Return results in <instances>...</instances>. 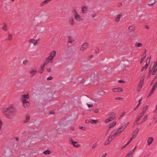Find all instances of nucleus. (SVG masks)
Masks as SVG:
<instances>
[{"instance_id":"obj_38","label":"nucleus","mask_w":157,"mask_h":157,"mask_svg":"<svg viewBox=\"0 0 157 157\" xmlns=\"http://www.w3.org/2000/svg\"><path fill=\"white\" fill-rule=\"evenodd\" d=\"M136 147L134 148L133 149L131 150V151H130L128 153L131 155H132V154L133 153V152H134V150L135 149V148H136Z\"/></svg>"},{"instance_id":"obj_56","label":"nucleus","mask_w":157,"mask_h":157,"mask_svg":"<svg viewBox=\"0 0 157 157\" xmlns=\"http://www.w3.org/2000/svg\"><path fill=\"white\" fill-rule=\"evenodd\" d=\"M2 124V121H1V119H0V131L1 130V127Z\"/></svg>"},{"instance_id":"obj_13","label":"nucleus","mask_w":157,"mask_h":157,"mask_svg":"<svg viewBox=\"0 0 157 157\" xmlns=\"http://www.w3.org/2000/svg\"><path fill=\"white\" fill-rule=\"evenodd\" d=\"M154 140V138L152 137H149L147 141V144L148 145H150L151 143H152V142Z\"/></svg>"},{"instance_id":"obj_7","label":"nucleus","mask_w":157,"mask_h":157,"mask_svg":"<svg viewBox=\"0 0 157 157\" xmlns=\"http://www.w3.org/2000/svg\"><path fill=\"white\" fill-rule=\"evenodd\" d=\"M123 131V130H122L121 129V128H119L117 130V132H115L114 133V134H113V137L117 136L119 135Z\"/></svg>"},{"instance_id":"obj_33","label":"nucleus","mask_w":157,"mask_h":157,"mask_svg":"<svg viewBox=\"0 0 157 157\" xmlns=\"http://www.w3.org/2000/svg\"><path fill=\"white\" fill-rule=\"evenodd\" d=\"M148 117V116L147 115H145L141 123L144 122L146 121Z\"/></svg>"},{"instance_id":"obj_41","label":"nucleus","mask_w":157,"mask_h":157,"mask_svg":"<svg viewBox=\"0 0 157 157\" xmlns=\"http://www.w3.org/2000/svg\"><path fill=\"white\" fill-rule=\"evenodd\" d=\"M125 112H123L122 113L121 115L120 116L118 119H120L121 118H122V117L124 116V115L125 114Z\"/></svg>"},{"instance_id":"obj_24","label":"nucleus","mask_w":157,"mask_h":157,"mask_svg":"<svg viewBox=\"0 0 157 157\" xmlns=\"http://www.w3.org/2000/svg\"><path fill=\"white\" fill-rule=\"evenodd\" d=\"M148 66V63H146L145 65L143 67L141 71H145L147 69Z\"/></svg>"},{"instance_id":"obj_4","label":"nucleus","mask_w":157,"mask_h":157,"mask_svg":"<svg viewBox=\"0 0 157 157\" xmlns=\"http://www.w3.org/2000/svg\"><path fill=\"white\" fill-rule=\"evenodd\" d=\"M150 66L154 68V70L152 72V75H154L157 71V60H156V63L154 62L153 63H151Z\"/></svg>"},{"instance_id":"obj_55","label":"nucleus","mask_w":157,"mask_h":157,"mask_svg":"<svg viewBox=\"0 0 157 157\" xmlns=\"http://www.w3.org/2000/svg\"><path fill=\"white\" fill-rule=\"evenodd\" d=\"M85 122L86 124H89L90 122V121L89 120H85Z\"/></svg>"},{"instance_id":"obj_62","label":"nucleus","mask_w":157,"mask_h":157,"mask_svg":"<svg viewBox=\"0 0 157 157\" xmlns=\"http://www.w3.org/2000/svg\"><path fill=\"white\" fill-rule=\"evenodd\" d=\"M144 58H142L141 59V60H140V63L141 64L142 63V62L144 61Z\"/></svg>"},{"instance_id":"obj_11","label":"nucleus","mask_w":157,"mask_h":157,"mask_svg":"<svg viewBox=\"0 0 157 157\" xmlns=\"http://www.w3.org/2000/svg\"><path fill=\"white\" fill-rule=\"evenodd\" d=\"M29 74L31 75V77H33L37 72L36 70H34L33 69L30 70L29 71Z\"/></svg>"},{"instance_id":"obj_20","label":"nucleus","mask_w":157,"mask_h":157,"mask_svg":"<svg viewBox=\"0 0 157 157\" xmlns=\"http://www.w3.org/2000/svg\"><path fill=\"white\" fill-rule=\"evenodd\" d=\"M22 100L23 99H25L26 101H27L26 100L29 99V95L28 94L22 95Z\"/></svg>"},{"instance_id":"obj_21","label":"nucleus","mask_w":157,"mask_h":157,"mask_svg":"<svg viewBox=\"0 0 157 157\" xmlns=\"http://www.w3.org/2000/svg\"><path fill=\"white\" fill-rule=\"evenodd\" d=\"M29 42L33 43L34 44H36L37 43V41L33 39H30Z\"/></svg>"},{"instance_id":"obj_18","label":"nucleus","mask_w":157,"mask_h":157,"mask_svg":"<svg viewBox=\"0 0 157 157\" xmlns=\"http://www.w3.org/2000/svg\"><path fill=\"white\" fill-rule=\"evenodd\" d=\"M26 119L23 121L24 123H26L28 122L30 119V116L29 114L26 115Z\"/></svg>"},{"instance_id":"obj_57","label":"nucleus","mask_w":157,"mask_h":157,"mask_svg":"<svg viewBox=\"0 0 157 157\" xmlns=\"http://www.w3.org/2000/svg\"><path fill=\"white\" fill-rule=\"evenodd\" d=\"M118 82L119 83H124V81L123 80H118Z\"/></svg>"},{"instance_id":"obj_19","label":"nucleus","mask_w":157,"mask_h":157,"mask_svg":"<svg viewBox=\"0 0 157 157\" xmlns=\"http://www.w3.org/2000/svg\"><path fill=\"white\" fill-rule=\"evenodd\" d=\"M69 23L72 25H74V19L72 17H70L69 19Z\"/></svg>"},{"instance_id":"obj_35","label":"nucleus","mask_w":157,"mask_h":157,"mask_svg":"<svg viewBox=\"0 0 157 157\" xmlns=\"http://www.w3.org/2000/svg\"><path fill=\"white\" fill-rule=\"evenodd\" d=\"M45 61H46L45 62L43 65H41V68H44V67L45 66V65H46L47 64L49 63V62H48V61H47V62H46V60Z\"/></svg>"},{"instance_id":"obj_2","label":"nucleus","mask_w":157,"mask_h":157,"mask_svg":"<svg viewBox=\"0 0 157 157\" xmlns=\"http://www.w3.org/2000/svg\"><path fill=\"white\" fill-rule=\"evenodd\" d=\"M56 55V52L53 51L51 52L49 56L46 58V62L52 63L53 61V59Z\"/></svg>"},{"instance_id":"obj_45","label":"nucleus","mask_w":157,"mask_h":157,"mask_svg":"<svg viewBox=\"0 0 157 157\" xmlns=\"http://www.w3.org/2000/svg\"><path fill=\"white\" fill-rule=\"evenodd\" d=\"M141 118V117L140 116H138L137 117V118L136 119V122L140 120Z\"/></svg>"},{"instance_id":"obj_40","label":"nucleus","mask_w":157,"mask_h":157,"mask_svg":"<svg viewBox=\"0 0 157 157\" xmlns=\"http://www.w3.org/2000/svg\"><path fill=\"white\" fill-rule=\"evenodd\" d=\"M146 50H145V51L144 52V53H143V54L142 55V57L144 58H145L146 56Z\"/></svg>"},{"instance_id":"obj_34","label":"nucleus","mask_w":157,"mask_h":157,"mask_svg":"<svg viewBox=\"0 0 157 157\" xmlns=\"http://www.w3.org/2000/svg\"><path fill=\"white\" fill-rule=\"evenodd\" d=\"M148 108V106L147 105H146L145 106H144V107L143 108L142 112L145 113L146 111L147 110Z\"/></svg>"},{"instance_id":"obj_28","label":"nucleus","mask_w":157,"mask_h":157,"mask_svg":"<svg viewBox=\"0 0 157 157\" xmlns=\"http://www.w3.org/2000/svg\"><path fill=\"white\" fill-rule=\"evenodd\" d=\"M135 27L134 26H130L129 28L128 29L130 31H132L135 30Z\"/></svg>"},{"instance_id":"obj_6","label":"nucleus","mask_w":157,"mask_h":157,"mask_svg":"<svg viewBox=\"0 0 157 157\" xmlns=\"http://www.w3.org/2000/svg\"><path fill=\"white\" fill-rule=\"evenodd\" d=\"M23 105L24 108H28L30 105V103L27 101H26L25 99L22 100Z\"/></svg>"},{"instance_id":"obj_31","label":"nucleus","mask_w":157,"mask_h":157,"mask_svg":"<svg viewBox=\"0 0 157 157\" xmlns=\"http://www.w3.org/2000/svg\"><path fill=\"white\" fill-rule=\"evenodd\" d=\"M50 1L49 0H45V1L43 2L42 3H41L40 5L41 6H43L45 5V4L48 3Z\"/></svg>"},{"instance_id":"obj_48","label":"nucleus","mask_w":157,"mask_h":157,"mask_svg":"<svg viewBox=\"0 0 157 157\" xmlns=\"http://www.w3.org/2000/svg\"><path fill=\"white\" fill-rule=\"evenodd\" d=\"M145 113H144V112H142L141 113H140V115H139V116H140L141 117H142L144 115V114Z\"/></svg>"},{"instance_id":"obj_1","label":"nucleus","mask_w":157,"mask_h":157,"mask_svg":"<svg viewBox=\"0 0 157 157\" xmlns=\"http://www.w3.org/2000/svg\"><path fill=\"white\" fill-rule=\"evenodd\" d=\"M14 109L13 106L11 105L8 108L3 109L2 113L7 116L8 118H10L13 116Z\"/></svg>"},{"instance_id":"obj_23","label":"nucleus","mask_w":157,"mask_h":157,"mask_svg":"<svg viewBox=\"0 0 157 157\" xmlns=\"http://www.w3.org/2000/svg\"><path fill=\"white\" fill-rule=\"evenodd\" d=\"M121 16V15L119 14L117 17H116L115 19V21L117 22H118L120 20V18Z\"/></svg>"},{"instance_id":"obj_14","label":"nucleus","mask_w":157,"mask_h":157,"mask_svg":"<svg viewBox=\"0 0 157 157\" xmlns=\"http://www.w3.org/2000/svg\"><path fill=\"white\" fill-rule=\"evenodd\" d=\"M82 10L83 13H86L87 12V7L83 6L82 7Z\"/></svg>"},{"instance_id":"obj_54","label":"nucleus","mask_w":157,"mask_h":157,"mask_svg":"<svg viewBox=\"0 0 157 157\" xmlns=\"http://www.w3.org/2000/svg\"><path fill=\"white\" fill-rule=\"evenodd\" d=\"M123 99L122 98H121V97H116L115 98V99L116 100H121V99Z\"/></svg>"},{"instance_id":"obj_36","label":"nucleus","mask_w":157,"mask_h":157,"mask_svg":"<svg viewBox=\"0 0 157 157\" xmlns=\"http://www.w3.org/2000/svg\"><path fill=\"white\" fill-rule=\"evenodd\" d=\"M92 121V124H96L97 122H99L98 120H91Z\"/></svg>"},{"instance_id":"obj_39","label":"nucleus","mask_w":157,"mask_h":157,"mask_svg":"<svg viewBox=\"0 0 157 157\" xmlns=\"http://www.w3.org/2000/svg\"><path fill=\"white\" fill-rule=\"evenodd\" d=\"M157 87V81L154 84V85L152 88H154L155 89H156Z\"/></svg>"},{"instance_id":"obj_50","label":"nucleus","mask_w":157,"mask_h":157,"mask_svg":"<svg viewBox=\"0 0 157 157\" xmlns=\"http://www.w3.org/2000/svg\"><path fill=\"white\" fill-rule=\"evenodd\" d=\"M135 138L134 137H133L132 136V137L131 138L130 140L129 141H128L127 143H129H129L131 142V141L134 138Z\"/></svg>"},{"instance_id":"obj_51","label":"nucleus","mask_w":157,"mask_h":157,"mask_svg":"<svg viewBox=\"0 0 157 157\" xmlns=\"http://www.w3.org/2000/svg\"><path fill=\"white\" fill-rule=\"evenodd\" d=\"M129 144V143H127L126 144L124 145L121 148L122 149H123L124 148L126 147V146Z\"/></svg>"},{"instance_id":"obj_46","label":"nucleus","mask_w":157,"mask_h":157,"mask_svg":"<svg viewBox=\"0 0 157 157\" xmlns=\"http://www.w3.org/2000/svg\"><path fill=\"white\" fill-rule=\"evenodd\" d=\"M140 103H139L138 105H137V106H136V107L134 109V110L135 111H136V109H137L139 107V106H140Z\"/></svg>"},{"instance_id":"obj_22","label":"nucleus","mask_w":157,"mask_h":157,"mask_svg":"<svg viewBox=\"0 0 157 157\" xmlns=\"http://www.w3.org/2000/svg\"><path fill=\"white\" fill-rule=\"evenodd\" d=\"M154 68H153V67H151L150 66V67H149V73L148 75V76H150L151 75V74L152 71L153 70H154Z\"/></svg>"},{"instance_id":"obj_32","label":"nucleus","mask_w":157,"mask_h":157,"mask_svg":"<svg viewBox=\"0 0 157 157\" xmlns=\"http://www.w3.org/2000/svg\"><path fill=\"white\" fill-rule=\"evenodd\" d=\"M155 90V89H154L153 88H152V89L148 97H149L153 93Z\"/></svg>"},{"instance_id":"obj_17","label":"nucleus","mask_w":157,"mask_h":157,"mask_svg":"<svg viewBox=\"0 0 157 157\" xmlns=\"http://www.w3.org/2000/svg\"><path fill=\"white\" fill-rule=\"evenodd\" d=\"M75 11L76 13V15L75 16V19L78 21H80L79 19L80 18V16L78 14L77 12H76L75 10Z\"/></svg>"},{"instance_id":"obj_10","label":"nucleus","mask_w":157,"mask_h":157,"mask_svg":"<svg viewBox=\"0 0 157 157\" xmlns=\"http://www.w3.org/2000/svg\"><path fill=\"white\" fill-rule=\"evenodd\" d=\"M139 128H136L133 132L132 136L135 138L139 132Z\"/></svg>"},{"instance_id":"obj_3","label":"nucleus","mask_w":157,"mask_h":157,"mask_svg":"<svg viewBox=\"0 0 157 157\" xmlns=\"http://www.w3.org/2000/svg\"><path fill=\"white\" fill-rule=\"evenodd\" d=\"M115 115V113L114 112H111L109 114V118H106L105 120V122L107 123L110 121H112L116 117Z\"/></svg>"},{"instance_id":"obj_42","label":"nucleus","mask_w":157,"mask_h":157,"mask_svg":"<svg viewBox=\"0 0 157 157\" xmlns=\"http://www.w3.org/2000/svg\"><path fill=\"white\" fill-rule=\"evenodd\" d=\"M44 68H41V67L40 69L39 70V73L40 74H42L44 71Z\"/></svg>"},{"instance_id":"obj_63","label":"nucleus","mask_w":157,"mask_h":157,"mask_svg":"<svg viewBox=\"0 0 157 157\" xmlns=\"http://www.w3.org/2000/svg\"><path fill=\"white\" fill-rule=\"evenodd\" d=\"M122 5V4L121 3H118L117 6L118 7H120Z\"/></svg>"},{"instance_id":"obj_53","label":"nucleus","mask_w":157,"mask_h":157,"mask_svg":"<svg viewBox=\"0 0 157 157\" xmlns=\"http://www.w3.org/2000/svg\"><path fill=\"white\" fill-rule=\"evenodd\" d=\"M142 89V88L137 86V91H140Z\"/></svg>"},{"instance_id":"obj_61","label":"nucleus","mask_w":157,"mask_h":157,"mask_svg":"<svg viewBox=\"0 0 157 157\" xmlns=\"http://www.w3.org/2000/svg\"><path fill=\"white\" fill-rule=\"evenodd\" d=\"M28 62V60H25L23 62V64H25L26 63H27Z\"/></svg>"},{"instance_id":"obj_49","label":"nucleus","mask_w":157,"mask_h":157,"mask_svg":"<svg viewBox=\"0 0 157 157\" xmlns=\"http://www.w3.org/2000/svg\"><path fill=\"white\" fill-rule=\"evenodd\" d=\"M135 138L134 137H133L132 136V137L131 138L130 140L129 141H128L127 143H129H129L131 142V141L134 138Z\"/></svg>"},{"instance_id":"obj_12","label":"nucleus","mask_w":157,"mask_h":157,"mask_svg":"<svg viewBox=\"0 0 157 157\" xmlns=\"http://www.w3.org/2000/svg\"><path fill=\"white\" fill-rule=\"evenodd\" d=\"M112 90L114 92H120L122 91H123V90L121 88L118 87L117 88H116L113 89Z\"/></svg>"},{"instance_id":"obj_52","label":"nucleus","mask_w":157,"mask_h":157,"mask_svg":"<svg viewBox=\"0 0 157 157\" xmlns=\"http://www.w3.org/2000/svg\"><path fill=\"white\" fill-rule=\"evenodd\" d=\"M97 143H95L94 144L92 147V148H95L97 146Z\"/></svg>"},{"instance_id":"obj_26","label":"nucleus","mask_w":157,"mask_h":157,"mask_svg":"<svg viewBox=\"0 0 157 157\" xmlns=\"http://www.w3.org/2000/svg\"><path fill=\"white\" fill-rule=\"evenodd\" d=\"M116 122H113V123H111L109 126V128L110 129L112 128L116 124Z\"/></svg>"},{"instance_id":"obj_27","label":"nucleus","mask_w":157,"mask_h":157,"mask_svg":"<svg viewBox=\"0 0 157 157\" xmlns=\"http://www.w3.org/2000/svg\"><path fill=\"white\" fill-rule=\"evenodd\" d=\"M7 25L6 23H4L3 26L2 27V29L4 31H7Z\"/></svg>"},{"instance_id":"obj_8","label":"nucleus","mask_w":157,"mask_h":157,"mask_svg":"<svg viewBox=\"0 0 157 157\" xmlns=\"http://www.w3.org/2000/svg\"><path fill=\"white\" fill-rule=\"evenodd\" d=\"M70 141L73 144L74 146L76 147H78L80 146V145L78 144L77 142L74 141L72 139H70Z\"/></svg>"},{"instance_id":"obj_59","label":"nucleus","mask_w":157,"mask_h":157,"mask_svg":"<svg viewBox=\"0 0 157 157\" xmlns=\"http://www.w3.org/2000/svg\"><path fill=\"white\" fill-rule=\"evenodd\" d=\"M87 106L88 107L90 108L91 107H92L93 106V105L92 104H88L87 105Z\"/></svg>"},{"instance_id":"obj_58","label":"nucleus","mask_w":157,"mask_h":157,"mask_svg":"<svg viewBox=\"0 0 157 157\" xmlns=\"http://www.w3.org/2000/svg\"><path fill=\"white\" fill-rule=\"evenodd\" d=\"M155 3V1H154V2L153 3H152L151 4H148V5L149 6H152V5H153L154 3Z\"/></svg>"},{"instance_id":"obj_64","label":"nucleus","mask_w":157,"mask_h":157,"mask_svg":"<svg viewBox=\"0 0 157 157\" xmlns=\"http://www.w3.org/2000/svg\"><path fill=\"white\" fill-rule=\"evenodd\" d=\"M131 155L128 153L126 156L125 157H130Z\"/></svg>"},{"instance_id":"obj_15","label":"nucleus","mask_w":157,"mask_h":157,"mask_svg":"<svg viewBox=\"0 0 157 157\" xmlns=\"http://www.w3.org/2000/svg\"><path fill=\"white\" fill-rule=\"evenodd\" d=\"M144 79V77H141L138 84L143 86Z\"/></svg>"},{"instance_id":"obj_30","label":"nucleus","mask_w":157,"mask_h":157,"mask_svg":"<svg viewBox=\"0 0 157 157\" xmlns=\"http://www.w3.org/2000/svg\"><path fill=\"white\" fill-rule=\"evenodd\" d=\"M43 153L45 154L49 155L51 154V152L49 150H45V151H44Z\"/></svg>"},{"instance_id":"obj_43","label":"nucleus","mask_w":157,"mask_h":157,"mask_svg":"<svg viewBox=\"0 0 157 157\" xmlns=\"http://www.w3.org/2000/svg\"><path fill=\"white\" fill-rule=\"evenodd\" d=\"M12 39V35H11V34L9 35V36H8V40H11Z\"/></svg>"},{"instance_id":"obj_37","label":"nucleus","mask_w":157,"mask_h":157,"mask_svg":"<svg viewBox=\"0 0 157 157\" xmlns=\"http://www.w3.org/2000/svg\"><path fill=\"white\" fill-rule=\"evenodd\" d=\"M79 128L83 131H85L86 130V127L82 126H79Z\"/></svg>"},{"instance_id":"obj_29","label":"nucleus","mask_w":157,"mask_h":157,"mask_svg":"<svg viewBox=\"0 0 157 157\" xmlns=\"http://www.w3.org/2000/svg\"><path fill=\"white\" fill-rule=\"evenodd\" d=\"M68 43H72L74 40H73L72 38L70 36H68Z\"/></svg>"},{"instance_id":"obj_9","label":"nucleus","mask_w":157,"mask_h":157,"mask_svg":"<svg viewBox=\"0 0 157 157\" xmlns=\"http://www.w3.org/2000/svg\"><path fill=\"white\" fill-rule=\"evenodd\" d=\"M89 44L88 43H84L82 45V47L80 48L81 51H83L84 49L88 48L89 46Z\"/></svg>"},{"instance_id":"obj_44","label":"nucleus","mask_w":157,"mask_h":157,"mask_svg":"<svg viewBox=\"0 0 157 157\" xmlns=\"http://www.w3.org/2000/svg\"><path fill=\"white\" fill-rule=\"evenodd\" d=\"M150 60V58H148L147 59V60L146 61V63H147V64L148 63V66L149 65V64Z\"/></svg>"},{"instance_id":"obj_47","label":"nucleus","mask_w":157,"mask_h":157,"mask_svg":"<svg viewBox=\"0 0 157 157\" xmlns=\"http://www.w3.org/2000/svg\"><path fill=\"white\" fill-rule=\"evenodd\" d=\"M94 113H98L99 112V110L98 109H95L94 110Z\"/></svg>"},{"instance_id":"obj_5","label":"nucleus","mask_w":157,"mask_h":157,"mask_svg":"<svg viewBox=\"0 0 157 157\" xmlns=\"http://www.w3.org/2000/svg\"><path fill=\"white\" fill-rule=\"evenodd\" d=\"M114 137L113 136V135H110L109 136L108 138L107 139V140L105 142V143L104 144V145L106 146L109 144L111 142L112 140L114 139V137L112 138V137Z\"/></svg>"},{"instance_id":"obj_60","label":"nucleus","mask_w":157,"mask_h":157,"mask_svg":"<svg viewBox=\"0 0 157 157\" xmlns=\"http://www.w3.org/2000/svg\"><path fill=\"white\" fill-rule=\"evenodd\" d=\"M52 77H49L47 78V80H52Z\"/></svg>"},{"instance_id":"obj_25","label":"nucleus","mask_w":157,"mask_h":157,"mask_svg":"<svg viewBox=\"0 0 157 157\" xmlns=\"http://www.w3.org/2000/svg\"><path fill=\"white\" fill-rule=\"evenodd\" d=\"M135 46L137 47H142L143 44L141 43L136 42L135 44Z\"/></svg>"},{"instance_id":"obj_16","label":"nucleus","mask_w":157,"mask_h":157,"mask_svg":"<svg viewBox=\"0 0 157 157\" xmlns=\"http://www.w3.org/2000/svg\"><path fill=\"white\" fill-rule=\"evenodd\" d=\"M129 124V122H128L125 124H124L121 127V129L124 131V130L125 129L126 127L128 126Z\"/></svg>"}]
</instances>
